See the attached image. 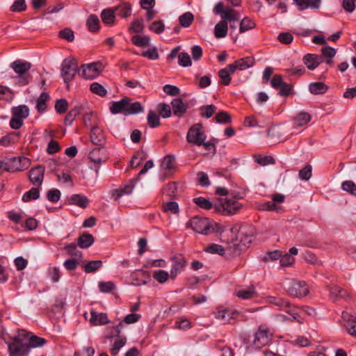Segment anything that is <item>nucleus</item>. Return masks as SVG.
Here are the masks:
<instances>
[{
	"instance_id": "nucleus-53",
	"label": "nucleus",
	"mask_w": 356,
	"mask_h": 356,
	"mask_svg": "<svg viewBox=\"0 0 356 356\" xmlns=\"http://www.w3.org/2000/svg\"><path fill=\"white\" fill-rule=\"evenodd\" d=\"M260 209L280 212L282 210V207L273 201H268L260 205Z\"/></svg>"
},
{
	"instance_id": "nucleus-43",
	"label": "nucleus",
	"mask_w": 356,
	"mask_h": 356,
	"mask_svg": "<svg viewBox=\"0 0 356 356\" xmlns=\"http://www.w3.org/2000/svg\"><path fill=\"white\" fill-rule=\"evenodd\" d=\"M40 197V191L37 187L31 188L28 192L25 193L22 197V200L28 202L31 200H37Z\"/></svg>"
},
{
	"instance_id": "nucleus-51",
	"label": "nucleus",
	"mask_w": 356,
	"mask_h": 356,
	"mask_svg": "<svg viewBox=\"0 0 356 356\" xmlns=\"http://www.w3.org/2000/svg\"><path fill=\"white\" fill-rule=\"evenodd\" d=\"M193 202L202 209L209 210L213 208L212 203L203 197H195L193 199Z\"/></svg>"
},
{
	"instance_id": "nucleus-16",
	"label": "nucleus",
	"mask_w": 356,
	"mask_h": 356,
	"mask_svg": "<svg viewBox=\"0 0 356 356\" xmlns=\"http://www.w3.org/2000/svg\"><path fill=\"white\" fill-rule=\"evenodd\" d=\"M54 131L52 130L46 129L44 132V138L46 140H49L47 147V152L48 154H56L61 149L58 142L54 140Z\"/></svg>"
},
{
	"instance_id": "nucleus-7",
	"label": "nucleus",
	"mask_w": 356,
	"mask_h": 356,
	"mask_svg": "<svg viewBox=\"0 0 356 356\" xmlns=\"http://www.w3.org/2000/svg\"><path fill=\"white\" fill-rule=\"evenodd\" d=\"M273 332L266 325H261L254 334L253 344L257 348L268 345L273 337Z\"/></svg>"
},
{
	"instance_id": "nucleus-6",
	"label": "nucleus",
	"mask_w": 356,
	"mask_h": 356,
	"mask_svg": "<svg viewBox=\"0 0 356 356\" xmlns=\"http://www.w3.org/2000/svg\"><path fill=\"white\" fill-rule=\"evenodd\" d=\"M6 160V172H16L26 170L31 164L30 160L25 156H15Z\"/></svg>"
},
{
	"instance_id": "nucleus-46",
	"label": "nucleus",
	"mask_w": 356,
	"mask_h": 356,
	"mask_svg": "<svg viewBox=\"0 0 356 356\" xmlns=\"http://www.w3.org/2000/svg\"><path fill=\"white\" fill-rule=\"evenodd\" d=\"M216 109V106L213 104L202 106L200 108V115L202 118H209L213 115Z\"/></svg>"
},
{
	"instance_id": "nucleus-52",
	"label": "nucleus",
	"mask_w": 356,
	"mask_h": 356,
	"mask_svg": "<svg viewBox=\"0 0 356 356\" xmlns=\"http://www.w3.org/2000/svg\"><path fill=\"white\" fill-rule=\"evenodd\" d=\"M178 63L182 67H189L192 65L191 58L188 53L181 52L178 55Z\"/></svg>"
},
{
	"instance_id": "nucleus-3",
	"label": "nucleus",
	"mask_w": 356,
	"mask_h": 356,
	"mask_svg": "<svg viewBox=\"0 0 356 356\" xmlns=\"http://www.w3.org/2000/svg\"><path fill=\"white\" fill-rule=\"evenodd\" d=\"M266 301L269 304L274 305L278 307L280 309L285 311L290 314L293 319L300 322L299 316L302 309L297 308L295 306H292L286 300L275 296H268L266 298Z\"/></svg>"
},
{
	"instance_id": "nucleus-11",
	"label": "nucleus",
	"mask_w": 356,
	"mask_h": 356,
	"mask_svg": "<svg viewBox=\"0 0 356 356\" xmlns=\"http://www.w3.org/2000/svg\"><path fill=\"white\" fill-rule=\"evenodd\" d=\"M287 293L291 296L301 298L308 294L309 288L304 281L293 280L287 288Z\"/></svg>"
},
{
	"instance_id": "nucleus-42",
	"label": "nucleus",
	"mask_w": 356,
	"mask_h": 356,
	"mask_svg": "<svg viewBox=\"0 0 356 356\" xmlns=\"http://www.w3.org/2000/svg\"><path fill=\"white\" fill-rule=\"evenodd\" d=\"M89 31L96 32L99 29V20L95 15H90L86 22Z\"/></svg>"
},
{
	"instance_id": "nucleus-25",
	"label": "nucleus",
	"mask_w": 356,
	"mask_h": 356,
	"mask_svg": "<svg viewBox=\"0 0 356 356\" xmlns=\"http://www.w3.org/2000/svg\"><path fill=\"white\" fill-rule=\"evenodd\" d=\"M234 72H232L229 70V65H228L226 67L221 69L218 71V76L220 79V83L223 86H229L232 81L231 74H233Z\"/></svg>"
},
{
	"instance_id": "nucleus-37",
	"label": "nucleus",
	"mask_w": 356,
	"mask_h": 356,
	"mask_svg": "<svg viewBox=\"0 0 356 356\" xmlns=\"http://www.w3.org/2000/svg\"><path fill=\"white\" fill-rule=\"evenodd\" d=\"M309 89L314 95H321L326 92L327 87L322 82H314L309 84Z\"/></svg>"
},
{
	"instance_id": "nucleus-45",
	"label": "nucleus",
	"mask_w": 356,
	"mask_h": 356,
	"mask_svg": "<svg viewBox=\"0 0 356 356\" xmlns=\"http://www.w3.org/2000/svg\"><path fill=\"white\" fill-rule=\"evenodd\" d=\"M330 291L331 296L333 297L342 298H347L349 297L348 293L339 286H332L330 289Z\"/></svg>"
},
{
	"instance_id": "nucleus-18",
	"label": "nucleus",
	"mask_w": 356,
	"mask_h": 356,
	"mask_svg": "<svg viewBox=\"0 0 356 356\" xmlns=\"http://www.w3.org/2000/svg\"><path fill=\"white\" fill-rule=\"evenodd\" d=\"M254 63L252 57H245L236 60L234 63L229 64V70L232 72H235L236 70H244L252 67Z\"/></svg>"
},
{
	"instance_id": "nucleus-1",
	"label": "nucleus",
	"mask_w": 356,
	"mask_h": 356,
	"mask_svg": "<svg viewBox=\"0 0 356 356\" xmlns=\"http://www.w3.org/2000/svg\"><path fill=\"white\" fill-rule=\"evenodd\" d=\"M31 334L25 330H19L14 337L3 333L2 339L8 346L9 356H26L29 354L27 343Z\"/></svg>"
},
{
	"instance_id": "nucleus-31",
	"label": "nucleus",
	"mask_w": 356,
	"mask_h": 356,
	"mask_svg": "<svg viewBox=\"0 0 356 356\" xmlns=\"http://www.w3.org/2000/svg\"><path fill=\"white\" fill-rule=\"evenodd\" d=\"M152 277L159 284L165 283L169 279H171L170 272L168 273L164 270H156L152 273Z\"/></svg>"
},
{
	"instance_id": "nucleus-24",
	"label": "nucleus",
	"mask_w": 356,
	"mask_h": 356,
	"mask_svg": "<svg viewBox=\"0 0 356 356\" xmlns=\"http://www.w3.org/2000/svg\"><path fill=\"white\" fill-rule=\"evenodd\" d=\"M312 120V115L307 112H300L293 118V123L296 127H302L309 123Z\"/></svg>"
},
{
	"instance_id": "nucleus-61",
	"label": "nucleus",
	"mask_w": 356,
	"mask_h": 356,
	"mask_svg": "<svg viewBox=\"0 0 356 356\" xmlns=\"http://www.w3.org/2000/svg\"><path fill=\"white\" fill-rule=\"evenodd\" d=\"M175 159L172 156L168 155L164 157L161 166L166 170H172L175 167Z\"/></svg>"
},
{
	"instance_id": "nucleus-8",
	"label": "nucleus",
	"mask_w": 356,
	"mask_h": 356,
	"mask_svg": "<svg viewBox=\"0 0 356 356\" xmlns=\"http://www.w3.org/2000/svg\"><path fill=\"white\" fill-rule=\"evenodd\" d=\"M242 207V204L234 200L222 199L219 205H215L216 211L223 214L233 215L237 213Z\"/></svg>"
},
{
	"instance_id": "nucleus-21",
	"label": "nucleus",
	"mask_w": 356,
	"mask_h": 356,
	"mask_svg": "<svg viewBox=\"0 0 356 356\" xmlns=\"http://www.w3.org/2000/svg\"><path fill=\"white\" fill-rule=\"evenodd\" d=\"M303 62L309 70H312L322 63V58L316 54H308L303 57Z\"/></svg>"
},
{
	"instance_id": "nucleus-10",
	"label": "nucleus",
	"mask_w": 356,
	"mask_h": 356,
	"mask_svg": "<svg viewBox=\"0 0 356 356\" xmlns=\"http://www.w3.org/2000/svg\"><path fill=\"white\" fill-rule=\"evenodd\" d=\"M172 262L170 268L171 280H175L177 275L180 274L186 268L187 261L182 254H176L172 255L170 259Z\"/></svg>"
},
{
	"instance_id": "nucleus-58",
	"label": "nucleus",
	"mask_w": 356,
	"mask_h": 356,
	"mask_svg": "<svg viewBox=\"0 0 356 356\" xmlns=\"http://www.w3.org/2000/svg\"><path fill=\"white\" fill-rule=\"evenodd\" d=\"M163 211L165 212L170 211L174 214H177L179 211V205L176 202L170 201L163 204Z\"/></svg>"
},
{
	"instance_id": "nucleus-36",
	"label": "nucleus",
	"mask_w": 356,
	"mask_h": 356,
	"mask_svg": "<svg viewBox=\"0 0 356 356\" xmlns=\"http://www.w3.org/2000/svg\"><path fill=\"white\" fill-rule=\"evenodd\" d=\"M70 200L73 204L79 206L83 209L88 207L89 202V200L86 196L80 194L73 195L71 197Z\"/></svg>"
},
{
	"instance_id": "nucleus-22",
	"label": "nucleus",
	"mask_w": 356,
	"mask_h": 356,
	"mask_svg": "<svg viewBox=\"0 0 356 356\" xmlns=\"http://www.w3.org/2000/svg\"><path fill=\"white\" fill-rule=\"evenodd\" d=\"M10 67L20 76L27 72L31 67L30 63L17 60L11 63Z\"/></svg>"
},
{
	"instance_id": "nucleus-14",
	"label": "nucleus",
	"mask_w": 356,
	"mask_h": 356,
	"mask_svg": "<svg viewBox=\"0 0 356 356\" xmlns=\"http://www.w3.org/2000/svg\"><path fill=\"white\" fill-rule=\"evenodd\" d=\"M102 71L100 63H92L88 65H82L80 69L81 76L86 79H92L97 77Z\"/></svg>"
},
{
	"instance_id": "nucleus-15",
	"label": "nucleus",
	"mask_w": 356,
	"mask_h": 356,
	"mask_svg": "<svg viewBox=\"0 0 356 356\" xmlns=\"http://www.w3.org/2000/svg\"><path fill=\"white\" fill-rule=\"evenodd\" d=\"M45 168L42 165H38L30 170L29 178L30 181L35 186H40L43 181Z\"/></svg>"
},
{
	"instance_id": "nucleus-55",
	"label": "nucleus",
	"mask_w": 356,
	"mask_h": 356,
	"mask_svg": "<svg viewBox=\"0 0 356 356\" xmlns=\"http://www.w3.org/2000/svg\"><path fill=\"white\" fill-rule=\"evenodd\" d=\"M68 107V103L65 99H60L56 100L55 103V109L58 113H65Z\"/></svg>"
},
{
	"instance_id": "nucleus-28",
	"label": "nucleus",
	"mask_w": 356,
	"mask_h": 356,
	"mask_svg": "<svg viewBox=\"0 0 356 356\" xmlns=\"http://www.w3.org/2000/svg\"><path fill=\"white\" fill-rule=\"evenodd\" d=\"M94 243V238L92 234L84 233L79 236L77 240L78 245L81 248H88Z\"/></svg>"
},
{
	"instance_id": "nucleus-44",
	"label": "nucleus",
	"mask_w": 356,
	"mask_h": 356,
	"mask_svg": "<svg viewBox=\"0 0 356 356\" xmlns=\"http://www.w3.org/2000/svg\"><path fill=\"white\" fill-rule=\"evenodd\" d=\"M102 266V262L100 260L90 261L83 266V270L86 273H94L97 270Z\"/></svg>"
},
{
	"instance_id": "nucleus-56",
	"label": "nucleus",
	"mask_w": 356,
	"mask_h": 356,
	"mask_svg": "<svg viewBox=\"0 0 356 356\" xmlns=\"http://www.w3.org/2000/svg\"><path fill=\"white\" fill-rule=\"evenodd\" d=\"M281 257V252L279 250H274L268 252L265 256H264L261 260L264 262H268L277 260Z\"/></svg>"
},
{
	"instance_id": "nucleus-12",
	"label": "nucleus",
	"mask_w": 356,
	"mask_h": 356,
	"mask_svg": "<svg viewBox=\"0 0 356 356\" xmlns=\"http://www.w3.org/2000/svg\"><path fill=\"white\" fill-rule=\"evenodd\" d=\"M195 232L208 234L210 230L209 219L195 216L188 223Z\"/></svg>"
},
{
	"instance_id": "nucleus-13",
	"label": "nucleus",
	"mask_w": 356,
	"mask_h": 356,
	"mask_svg": "<svg viewBox=\"0 0 356 356\" xmlns=\"http://www.w3.org/2000/svg\"><path fill=\"white\" fill-rule=\"evenodd\" d=\"M238 316V312L235 309H227L222 306L218 307L215 312L217 319L227 323H233Z\"/></svg>"
},
{
	"instance_id": "nucleus-5",
	"label": "nucleus",
	"mask_w": 356,
	"mask_h": 356,
	"mask_svg": "<svg viewBox=\"0 0 356 356\" xmlns=\"http://www.w3.org/2000/svg\"><path fill=\"white\" fill-rule=\"evenodd\" d=\"M122 326L123 323H119L116 326L112 327L111 333L106 335V338L109 339L116 337L113 346L111 349V354L112 355H116L119 353L120 348H122L127 342V338L120 335L121 327Z\"/></svg>"
},
{
	"instance_id": "nucleus-19",
	"label": "nucleus",
	"mask_w": 356,
	"mask_h": 356,
	"mask_svg": "<svg viewBox=\"0 0 356 356\" xmlns=\"http://www.w3.org/2000/svg\"><path fill=\"white\" fill-rule=\"evenodd\" d=\"M172 111L174 115L181 118L187 111V106L181 98H176L172 100Z\"/></svg>"
},
{
	"instance_id": "nucleus-63",
	"label": "nucleus",
	"mask_w": 356,
	"mask_h": 356,
	"mask_svg": "<svg viewBox=\"0 0 356 356\" xmlns=\"http://www.w3.org/2000/svg\"><path fill=\"white\" fill-rule=\"evenodd\" d=\"M47 197L51 202H57L60 198V192L58 189H51L47 192Z\"/></svg>"
},
{
	"instance_id": "nucleus-20",
	"label": "nucleus",
	"mask_w": 356,
	"mask_h": 356,
	"mask_svg": "<svg viewBox=\"0 0 356 356\" xmlns=\"http://www.w3.org/2000/svg\"><path fill=\"white\" fill-rule=\"evenodd\" d=\"M90 323L92 325H106L109 323L107 314L106 313H97L94 310L90 312Z\"/></svg>"
},
{
	"instance_id": "nucleus-34",
	"label": "nucleus",
	"mask_w": 356,
	"mask_h": 356,
	"mask_svg": "<svg viewBox=\"0 0 356 356\" xmlns=\"http://www.w3.org/2000/svg\"><path fill=\"white\" fill-rule=\"evenodd\" d=\"M222 20L227 23L228 22H237L239 20V13L236 10L227 7L226 8V13L222 15Z\"/></svg>"
},
{
	"instance_id": "nucleus-30",
	"label": "nucleus",
	"mask_w": 356,
	"mask_h": 356,
	"mask_svg": "<svg viewBox=\"0 0 356 356\" xmlns=\"http://www.w3.org/2000/svg\"><path fill=\"white\" fill-rule=\"evenodd\" d=\"M101 18L102 22L107 25H111L113 24L115 15V10L113 8H106L102 11Z\"/></svg>"
},
{
	"instance_id": "nucleus-48",
	"label": "nucleus",
	"mask_w": 356,
	"mask_h": 356,
	"mask_svg": "<svg viewBox=\"0 0 356 356\" xmlns=\"http://www.w3.org/2000/svg\"><path fill=\"white\" fill-rule=\"evenodd\" d=\"M158 108L159 113L162 118H167L172 115V107L169 104L165 103H160L158 105Z\"/></svg>"
},
{
	"instance_id": "nucleus-4",
	"label": "nucleus",
	"mask_w": 356,
	"mask_h": 356,
	"mask_svg": "<svg viewBox=\"0 0 356 356\" xmlns=\"http://www.w3.org/2000/svg\"><path fill=\"white\" fill-rule=\"evenodd\" d=\"M78 63L74 58L64 59L61 65V76L65 83H70L78 72Z\"/></svg>"
},
{
	"instance_id": "nucleus-57",
	"label": "nucleus",
	"mask_w": 356,
	"mask_h": 356,
	"mask_svg": "<svg viewBox=\"0 0 356 356\" xmlns=\"http://www.w3.org/2000/svg\"><path fill=\"white\" fill-rule=\"evenodd\" d=\"M255 161L261 165L274 164L275 159L271 156H255Z\"/></svg>"
},
{
	"instance_id": "nucleus-64",
	"label": "nucleus",
	"mask_w": 356,
	"mask_h": 356,
	"mask_svg": "<svg viewBox=\"0 0 356 356\" xmlns=\"http://www.w3.org/2000/svg\"><path fill=\"white\" fill-rule=\"evenodd\" d=\"M312 168L310 165H307L299 171V177L303 180H309L312 177Z\"/></svg>"
},
{
	"instance_id": "nucleus-62",
	"label": "nucleus",
	"mask_w": 356,
	"mask_h": 356,
	"mask_svg": "<svg viewBox=\"0 0 356 356\" xmlns=\"http://www.w3.org/2000/svg\"><path fill=\"white\" fill-rule=\"evenodd\" d=\"M207 252L211 254H218L219 255H223L225 254L224 248L218 244H211L206 248Z\"/></svg>"
},
{
	"instance_id": "nucleus-33",
	"label": "nucleus",
	"mask_w": 356,
	"mask_h": 356,
	"mask_svg": "<svg viewBox=\"0 0 356 356\" xmlns=\"http://www.w3.org/2000/svg\"><path fill=\"white\" fill-rule=\"evenodd\" d=\"M89 159L97 164L104 162V158L102 154V149L99 147L93 149L88 154Z\"/></svg>"
},
{
	"instance_id": "nucleus-39",
	"label": "nucleus",
	"mask_w": 356,
	"mask_h": 356,
	"mask_svg": "<svg viewBox=\"0 0 356 356\" xmlns=\"http://www.w3.org/2000/svg\"><path fill=\"white\" fill-rule=\"evenodd\" d=\"M49 96L47 92H42L37 99L36 108L38 112L42 113L47 108V102L49 100Z\"/></svg>"
},
{
	"instance_id": "nucleus-38",
	"label": "nucleus",
	"mask_w": 356,
	"mask_h": 356,
	"mask_svg": "<svg viewBox=\"0 0 356 356\" xmlns=\"http://www.w3.org/2000/svg\"><path fill=\"white\" fill-rule=\"evenodd\" d=\"M131 41L135 45L140 47H146L150 44V38L148 36L135 35L132 36Z\"/></svg>"
},
{
	"instance_id": "nucleus-50",
	"label": "nucleus",
	"mask_w": 356,
	"mask_h": 356,
	"mask_svg": "<svg viewBox=\"0 0 356 356\" xmlns=\"http://www.w3.org/2000/svg\"><path fill=\"white\" fill-rule=\"evenodd\" d=\"M147 122L151 128H155L160 125L159 115L153 111H149L147 115Z\"/></svg>"
},
{
	"instance_id": "nucleus-9",
	"label": "nucleus",
	"mask_w": 356,
	"mask_h": 356,
	"mask_svg": "<svg viewBox=\"0 0 356 356\" xmlns=\"http://www.w3.org/2000/svg\"><path fill=\"white\" fill-rule=\"evenodd\" d=\"M206 138L207 136L203 131L202 125L199 123L192 126L186 136L187 141L197 146H201L202 140H206Z\"/></svg>"
},
{
	"instance_id": "nucleus-29",
	"label": "nucleus",
	"mask_w": 356,
	"mask_h": 356,
	"mask_svg": "<svg viewBox=\"0 0 356 356\" xmlns=\"http://www.w3.org/2000/svg\"><path fill=\"white\" fill-rule=\"evenodd\" d=\"M19 138V134L17 132H10L8 134L3 136L0 139V145L8 147L15 143Z\"/></svg>"
},
{
	"instance_id": "nucleus-59",
	"label": "nucleus",
	"mask_w": 356,
	"mask_h": 356,
	"mask_svg": "<svg viewBox=\"0 0 356 356\" xmlns=\"http://www.w3.org/2000/svg\"><path fill=\"white\" fill-rule=\"evenodd\" d=\"M60 271L58 267H50L48 269V276L51 278L53 282H58L60 278Z\"/></svg>"
},
{
	"instance_id": "nucleus-47",
	"label": "nucleus",
	"mask_w": 356,
	"mask_h": 356,
	"mask_svg": "<svg viewBox=\"0 0 356 356\" xmlns=\"http://www.w3.org/2000/svg\"><path fill=\"white\" fill-rule=\"evenodd\" d=\"M194 20V16L191 12H186L179 16V24L183 27H188Z\"/></svg>"
},
{
	"instance_id": "nucleus-54",
	"label": "nucleus",
	"mask_w": 356,
	"mask_h": 356,
	"mask_svg": "<svg viewBox=\"0 0 356 356\" xmlns=\"http://www.w3.org/2000/svg\"><path fill=\"white\" fill-rule=\"evenodd\" d=\"M216 121L220 124H228L231 122V116L226 111L218 112L215 116Z\"/></svg>"
},
{
	"instance_id": "nucleus-40",
	"label": "nucleus",
	"mask_w": 356,
	"mask_h": 356,
	"mask_svg": "<svg viewBox=\"0 0 356 356\" xmlns=\"http://www.w3.org/2000/svg\"><path fill=\"white\" fill-rule=\"evenodd\" d=\"M45 343L46 340L44 339L35 335H33L31 334L29 338V343H27L29 346V351L30 350L31 348L41 347L44 345Z\"/></svg>"
},
{
	"instance_id": "nucleus-26",
	"label": "nucleus",
	"mask_w": 356,
	"mask_h": 356,
	"mask_svg": "<svg viewBox=\"0 0 356 356\" xmlns=\"http://www.w3.org/2000/svg\"><path fill=\"white\" fill-rule=\"evenodd\" d=\"M12 114L13 116L24 120L29 115V108L26 105H19L12 108Z\"/></svg>"
},
{
	"instance_id": "nucleus-32",
	"label": "nucleus",
	"mask_w": 356,
	"mask_h": 356,
	"mask_svg": "<svg viewBox=\"0 0 356 356\" xmlns=\"http://www.w3.org/2000/svg\"><path fill=\"white\" fill-rule=\"evenodd\" d=\"M115 12L122 17H128L131 14V6L127 2H123L120 5L114 8Z\"/></svg>"
},
{
	"instance_id": "nucleus-2",
	"label": "nucleus",
	"mask_w": 356,
	"mask_h": 356,
	"mask_svg": "<svg viewBox=\"0 0 356 356\" xmlns=\"http://www.w3.org/2000/svg\"><path fill=\"white\" fill-rule=\"evenodd\" d=\"M111 112L113 114L122 113L125 115L136 114L143 111L141 104L136 102H130V99L124 97L118 102H112L110 106Z\"/></svg>"
},
{
	"instance_id": "nucleus-49",
	"label": "nucleus",
	"mask_w": 356,
	"mask_h": 356,
	"mask_svg": "<svg viewBox=\"0 0 356 356\" xmlns=\"http://www.w3.org/2000/svg\"><path fill=\"white\" fill-rule=\"evenodd\" d=\"M90 89L94 94L97 95L100 97H105L107 94V90H106V88L97 82H94L91 83Z\"/></svg>"
},
{
	"instance_id": "nucleus-27",
	"label": "nucleus",
	"mask_w": 356,
	"mask_h": 356,
	"mask_svg": "<svg viewBox=\"0 0 356 356\" xmlns=\"http://www.w3.org/2000/svg\"><path fill=\"white\" fill-rule=\"evenodd\" d=\"M228 31V24L221 20L214 27V35L216 38H225Z\"/></svg>"
},
{
	"instance_id": "nucleus-23",
	"label": "nucleus",
	"mask_w": 356,
	"mask_h": 356,
	"mask_svg": "<svg viewBox=\"0 0 356 356\" xmlns=\"http://www.w3.org/2000/svg\"><path fill=\"white\" fill-rule=\"evenodd\" d=\"M342 318L346 321V327L348 334L356 337V318H352L346 312L342 313Z\"/></svg>"
},
{
	"instance_id": "nucleus-35",
	"label": "nucleus",
	"mask_w": 356,
	"mask_h": 356,
	"mask_svg": "<svg viewBox=\"0 0 356 356\" xmlns=\"http://www.w3.org/2000/svg\"><path fill=\"white\" fill-rule=\"evenodd\" d=\"M236 296L243 300H248L257 297V291L254 287L240 289L237 291Z\"/></svg>"
},
{
	"instance_id": "nucleus-60",
	"label": "nucleus",
	"mask_w": 356,
	"mask_h": 356,
	"mask_svg": "<svg viewBox=\"0 0 356 356\" xmlns=\"http://www.w3.org/2000/svg\"><path fill=\"white\" fill-rule=\"evenodd\" d=\"M342 189L356 196V185L353 181H345L341 184Z\"/></svg>"
},
{
	"instance_id": "nucleus-17",
	"label": "nucleus",
	"mask_w": 356,
	"mask_h": 356,
	"mask_svg": "<svg viewBox=\"0 0 356 356\" xmlns=\"http://www.w3.org/2000/svg\"><path fill=\"white\" fill-rule=\"evenodd\" d=\"M90 138L91 142L99 146H102L106 142V136L102 128L99 126H92L90 130Z\"/></svg>"
},
{
	"instance_id": "nucleus-41",
	"label": "nucleus",
	"mask_w": 356,
	"mask_h": 356,
	"mask_svg": "<svg viewBox=\"0 0 356 356\" xmlns=\"http://www.w3.org/2000/svg\"><path fill=\"white\" fill-rule=\"evenodd\" d=\"M255 26L256 24L254 20L249 17H244L240 23L239 31L241 33H244L253 29Z\"/></svg>"
}]
</instances>
